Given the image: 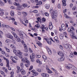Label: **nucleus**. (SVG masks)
<instances>
[{"label":"nucleus","mask_w":77,"mask_h":77,"mask_svg":"<svg viewBox=\"0 0 77 77\" xmlns=\"http://www.w3.org/2000/svg\"><path fill=\"white\" fill-rule=\"evenodd\" d=\"M51 17L52 19H54L56 17H57V11H52Z\"/></svg>","instance_id":"nucleus-1"},{"label":"nucleus","mask_w":77,"mask_h":77,"mask_svg":"<svg viewBox=\"0 0 77 77\" xmlns=\"http://www.w3.org/2000/svg\"><path fill=\"white\" fill-rule=\"evenodd\" d=\"M42 32H45V31H44V29H45L47 31H48V28L47 27H45V26L44 25H43L41 27Z\"/></svg>","instance_id":"nucleus-2"},{"label":"nucleus","mask_w":77,"mask_h":77,"mask_svg":"<svg viewBox=\"0 0 77 77\" xmlns=\"http://www.w3.org/2000/svg\"><path fill=\"white\" fill-rule=\"evenodd\" d=\"M62 30H66L65 25L63 23L61 24V29H59V30L60 31V32H61Z\"/></svg>","instance_id":"nucleus-3"},{"label":"nucleus","mask_w":77,"mask_h":77,"mask_svg":"<svg viewBox=\"0 0 77 77\" xmlns=\"http://www.w3.org/2000/svg\"><path fill=\"white\" fill-rule=\"evenodd\" d=\"M31 72L32 73V75L34 76L38 75V73L37 72H36V71L34 70H32L31 71Z\"/></svg>","instance_id":"nucleus-4"},{"label":"nucleus","mask_w":77,"mask_h":77,"mask_svg":"<svg viewBox=\"0 0 77 77\" xmlns=\"http://www.w3.org/2000/svg\"><path fill=\"white\" fill-rule=\"evenodd\" d=\"M6 35L7 38L11 39H13V38H14V36L9 34H6Z\"/></svg>","instance_id":"nucleus-5"},{"label":"nucleus","mask_w":77,"mask_h":77,"mask_svg":"<svg viewBox=\"0 0 77 77\" xmlns=\"http://www.w3.org/2000/svg\"><path fill=\"white\" fill-rule=\"evenodd\" d=\"M67 30L68 32H70V33H71V34H75V33L73 32L72 30L70 28H68Z\"/></svg>","instance_id":"nucleus-6"},{"label":"nucleus","mask_w":77,"mask_h":77,"mask_svg":"<svg viewBox=\"0 0 77 77\" xmlns=\"http://www.w3.org/2000/svg\"><path fill=\"white\" fill-rule=\"evenodd\" d=\"M21 61L22 62H23V63H29V61L24 58L22 59Z\"/></svg>","instance_id":"nucleus-7"},{"label":"nucleus","mask_w":77,"mask_h":77,"mask_svg":"<svg viewBox=\"0 0 77 77\" xmlns=\"http://www.w3.org/2000/svg\"><path fill=\"white\" fill-rule=\"evenodd\" d=\"M72 64H68V65L66 66V67L67 69H70L71 68H72Z\"/></svg>","instance_id":"nucleus-8"},{"label":"nucleus","mask_w":77,"mask_h":77,"mask_svg":"<svg viewBox=\"0 0 77 77\" xmlns=\"http://www.w3.org/2000/svg\"><path fill=\"white\" fill-rule=\"evenodd\" d=\"M65 57L64 56L61 57L60 58H59L58 59V60L59 62H61L62 61H63L64 60Z\"/></svg>","instance_id":"nucleus-9"},{"label":"nucleus","mask_w":77,"mask_h":77,"mask_svg":"<svg viewBox=\"0 0 77 77\" xmlns=\"http://www.w3.org/2000/svg\"><path fill=\"white\" fill-rule=\"evenodd\" d=\"M72 35H71V37L72 39H77V38L76 36L75 35V34H72Z\"/></svg>","instance_id":"nucleus-10"},{"label":"nucleus","mask_w":77,"mask_h":77,"mask_svg":"<svg viewBox=\"0 0 77 77\" xmlns=\"http://www.w3.org/2000/svg\"><path fill=\"white\" fill-rule=\"evenodd\" d=\"M11 33L13 35V36H14V38H18V36L14 32H12Z\"/></svg>","instance_id":"nucleus-11"},{"label":"nucleus","mask_w":77,"mask_h":77,"mask_svg":"<svg viewBox=\"0 0 77 77\" xmlns=\"http://www.w3.org/2000/svg\"><path fill=\"white\" fill-rule=\"evenodd\" d=\"M49 28L50 30H51V29H53V25H52V23L51 22H50L49 23Z\"/></svg>","instance_id":"nucleus-12"},{"label":"nucleus","mask_w":77,"mask_h":77,"mask_svg":"<svg viewBox=\"0 0 77 77\" xmlns=\"http://www.w3.org/2000/svg\"><path fill=\"white\" fill-rule=\"evenodd\" d=\"M47 43L48 44H49V45H51V40H50V39L49 38H48L47 39Z\"/></svg>","instance_id":"nucleus-13"},{"label":"nucleus","mask_w":77,"mask_h":77,"mask_svg":"<svg viewBox=\"0 0 77 77\" xmlns=\"http://www.w3.org/2000/svg\"><path fill=\"white\" fill-rule=\"evenodd\" d=\"M36 44L39 47H42V44L41 43V42H38V41H36Z\"/></svg>","instance_id":"nucleus-14"},{"label":"nucleus","mask_w":77,"mask_h":77,"mask_svg":"<svg viewBox=\"0 0 77 77\" xmlns=\"http://www.w3.org/2000/svg\"><path fill=\"white\" fill-rule=\"evenodd\" d=\"M10 14L12 17H14L15 15V14H14V11H11L10 12Z\"/></svg>","instance_id":"nucleus-15"},{"label":"nucleus","mask_w":77,"mask_h":77,"mask_svg":"<svg viewBox=\"0 0 77 77\" xmlns=\"http://www.w3.org/2000/svg\"><path fill=\"white\" fill-rule=\"evenodd\" d=\"M66 0H63L62 1L63 5L64 6H65L66 5Z\"/></svg>","instance_id":"nucleus-16"},{"label":"nucleus","mask_w":77,"mask_h":77,"mask_svg":"<svg viewBox=\"0 0 77 77\" xmlns=\"http://www.w3.org/2000/svg\"><path fill=\"white\" fill-rule=\"evenodd\" d=\"M5 6V3L2 2L0 0V6Z\"/></svg>","instance_id":"nucleus-17"},{"label":"nucleus","mask_w":77,"mask_h":77,"mask_svg":"<svg viewBox=\"0 0 77 77\" xmlns=\"http://www.w3.org/2000/svg\"><path fill=\"white\" fill-rule=\"evenodd\" d=\"M54 39L57 42H59V40H58V37L57 36H56L54 37Z\"/></svg>","instance_id":"nucleus-18"},{"label":"nucleus","mask_w":77,"mask_h":77,"mask_svg":"<svg viewBox=\"0 0 77 77\" xmlns=\"http://www.w3.org/2000/svg\"><path fill=\"white\" fill-rule=\"evenodd\" d=\"M16 56H18L20 58H21V59H22L23 58V55L21 54H19V55H18V54H16Z\"/></svg>","instance_id":"nucleus-19"},{"label":"nucleus","mask_w":77,"mask_h":77,"mask_svg":"<svg viewBox=\"0 0 77 77\" xmlns=\"http://www.w3.org/2000/svg\"><path fill=\"white\" fill-rule=\"evenodd\" d=\"M58 54L59 56H61V57H63L64 56V54L63 53V52H59Z\"/></svg>","instance_id":"nucleus-20"},{"label":"nucleus","mask_w":77,"mask_h":77,"mask_svg":"<svg viewBox=\"0 0 77 77\" xmlns=\"http://www.w3.org/2000/svg\"><path fill=\"white\" fill-rule=\"evenodd\" d=\"M14 5H15V6H19V8H20V4H17V2H14Z\"/></svg>","instance_id":"nucleus-21"},{"label":"nucleus","mask_w":77,"mask_h":77,"mask_svg":"<svg viewBox=\"0 0 77 77\" xmlns=\"http://www.w3.org/2000/svg\"><path fill=\"white\" fill-rule=\"evenodd\" d=\"M46 70L48 71V72L49 73H52V71L50 69L48 68H46Z\"/></svg>","instance_id":"nucleus-22"},{"label":"nucleus","mask_w":77,"mask_h":77,"mask_svg":"<svg viewBox=\"0 0 77 77\" xmlns=\"http://www.w3.org/2000/svg\"><path fill=\"white\" fill-rule=\"evenodd\" d=\"M70 54L69 55V57H70L71 58L74 57V55H73V54H72V52H71V53H70Z\"/></svg>","instance_id":"nucleus-23"},{"label":"nucleus","mask_w":77,"mask_h":77,"mask_svg":"<svg viewBox=\"0 0 77 77\" xmlns=\"http://www.w3.org/2000/svg\"><path fill=\"white\" fill-rule=\"evenodd\" d=\"M22 14H23V16L24 17L27 16V13L26 12H22Z\"/></svg>","instance_id":"nucleus-24"},{"label":"nucleus","mask_w":77,"mask_h":77,"mask_svg":"<svg viewBox=\"0 0 77 77\" xmlns=\"http://www.w3.org/2000/svg\"><path fill=\"white\" fill-rule=\"evenodd\" d=\"M16 41H17V42H20L21 41V39L19 38V37H18L16 39Z\"/></svg>","instance_id":"nucleus-25"},{"label":"nucleus","mask_w":77,"mask_h":77,"mask_svg":"<svg viewBox=\"0 0 77 77\" xmlns=\"http://www.w3.org/2000/svg\"><path fill=\"white\" fill-rule=\"evenodd\" d=\"M21 73L22 75H25V74H26V71H25L24 70H22L21 71Z\"/></svg>","instance_id":"nucleus-26"},{"label":"nucleus","mask_w":77,"mask_h":77,"mask_svg":"<svg viewBox=\"0 0 77 77\" xmlns=\"http://www.w3.org/2000/svg\"><path fill=\"white\" fill-rule=\"evenodd\" d=\"M73 70H76L77 69V68L75 67L73 65H72V66L71 69Z\"/></svg>","instance_id":"nucleus-27"},{"label":"nucleus","mask_w":77,"mask_h":77,"mask_svg":"<svg viewBox=\"0 0 77 77\" xmlns=\"http://www.w3.org/2000/svg\"><path fill=\"white\" fill-rule=\"evenodd\" d=\"M10 74L11 75L10 77H14V71H12L10 73Z\"/></svg>","instance_id":"nucleus-28"},{"label":"nucleus","mask_w":77,"mask_h":77,"mask_svg":"<svg viewBox=\"0 0 77 77\" xmlns=\"http://www.w3.org/2000/svg\"><path fill=\"white\" fill-rule=\"evenodd\" d=\"M42 2L40 1L37 2V4H36V5H42Z\"/></svg>","instance_id":"nucleus-29"},{"label":"nucleus","mask_w":77,"mask_h":77,"mask_svg":"<svg viewBox=\"0 0 77 77\" xmlns=\"http://www.w3.org/2000/svg\"><path fill=\"white\" fill-rule=\"evenodd\" d=\"M25 63V66L26 67H29V66L30 65V63H29H29Z\"/></svg>","instance_id":"nucleus-30"},{"label":"nucleus","mask_w":77,"mask_h":77,"mask_svg":"<svg viewBox=\"0 0 77 77\" xmlns=\"http://www.w3.org/2000/svg\"><path fill=\"white\" fill-rule=\"evenodd\" d=\"M6 62L7 63L6 66H9V61L8 59H7L6 60Z\"/></svg>","instance_id":"nucleus-31"},{"label":"nucleus","mask_w":77,"mask_h":77,"mask_svg":"<svg viewBox=\"0 0 77 77\" xmlns=\"http://www.w3.org/2000/svg\"><path fill=\"white\" fill-rule=\"evenodd\" d=\"M63 36H64V35L63 34H61L60 36V39H62L63 38Z\"/></svg>","instance_id":"nucleus-32"},{"label":"nucleus","mask_w":77,"mask_h":77,"mask_svg":"<svg viewBox=\"0 0 77 77\" xmlns=\"http://www.w3.org/2000/svg\"><path fill=\"white\" fill-rule=\"evenodd\" d=\"M64 48L66 49H68V45L65 44L64 46Z\"/></svg>","instance_id":"nucleus-33"},{"label":"nucleus","mask_w":77,"mask_h":77,"mask_svg":"<svg viewBox=\"0 0 77 77\" xmlns=\"http://www.w3.org/2000/svg\"><path fill=\"white\" fill-rule=\"evenodd\" d=\"M42 58L43 59H44L45 60H47V57H46V56H45V55H43Z\"/></svg>","instance_id":"nucleus-34"},{"label":"nucleus","mask_w":77,"mask_h":77,"mask_svg":"<svg viewBox=\"0 0 77 77\" xmlns=\"http://www.w3.org/2000/svg\"><path fill=\"white\" fill-rule=\"evenodd\" d=\"M45 6L47 9H49L50 8V5H45Z\"/></svg>","instance_id":"nucleus-35"},{"label":"nucleus","mask_w":77,"mask_h":77,"mask_svg":"<svg viewBox=\"0 0 77 77\" xmlns=\"http://www.w3.org/2000/svg\"><path fill=\"white\" fill-rule=\"evenodd\" d=\"M20 66L22 68H24V64H23V63H20Z\"/></svg>","instance_id":"nucleus-36"},{"label":"nucleus","mask_w":77,"mask_h":77,"mask_svg":"<svg viewBox=\"0 0 77 77\" xmlns=\"http://www.w3.org/2000/svg\"><path fill=\"white\" fill-rule=\"evenodd\" d=\"M30 58L32 62H34V60L33 59V58H32V55L30 56Z\"/></svg>","instance_id":"nucleus-37"},{"label":"nucleus","mask_w":77,"mask_h":77,"mask_svg":"<svg viewBox=\"0 0 77 77\" xmlns=\"http://www.w3.org/2000/svg\"><path fill=\"white\" fill-rule=\"evenodd\" d=\"M3 69H4V71L5 72H8V70H7V69L5 67H3Z\"/></svg>","instance_id":"nucleus-38"},{"label":"nucleus","mask_w":77,"mask_h":77,"mask_svg":"<svg viewBox=\"0 0 77 77\" xmlns=\"http://www.w3.org/2000/svg\"><path fill=\"white\" fill-rule=\"evenodd\" d=\"M64 16L66 18H69V17L67 15V14H64Z\"/></svg>","instance_id":"nucleus-39"},{"label":"nucleus","mask_w":77,"mask_h":77,"mask_svg":"<svg viewBox=\"0 0 77 77\" xmlns=\"http://www.w3.org/2000/svg\"><path fill=\"white\" fill-rule=\"evenodd\" d=\"M24 51H25V52H28L29 51V50H28V49H27V48H25V49L24 50Z\"/></svg>","instance_id":"nucleus-40"},{"label":"nucleus","mask_w":77,"mask_h":77,"mask_svg":"<svg viewBox=\"0 0 77 77\" xmlns=\"http://www.w3.org/2000/svg\"><path fill=\"white\" fill-rule=\"evenodd\" d=\"M17 76L18 77H23V76H22V75L19 73L17 74Z\"/></svg>","instance_id":"nucleus-41"},{"label":"nucleus","mask_w":77,"mask_h":77,"mask_svg":"<svg viewBox=\"0 0 77 77\" xmlns=\"http://www.w3.org/2000/svg\"><path fill=\"white\" fill-rule=\"evenodd\" d=\"M5 48L7 52H10V51H9V50L8 49V48L7 47H5Z\"/></svg>","instance_id":"nucleus-42"},{"label":"nucleus","mask_w":77,"mask_h":77,"mask_svg":"<svg viewBox=\"0 0 77 77\" xmlns=\"http://www.w3.org/2000/svg\"><path fill=\"white\" fill-rule=\"evenodd\" d=\"M29 50L30 53H33V50L30 48H29Z\"/></svg>","instance_id":"nucleus-43"},{"label":"nucleus","mask_w":77,"mask_h":77,"mask_svg":"<svg viewBox=\"0 0 77 77\" xmlns=\"http://www.w3.org/2000/svg\"><path fill=\"white\" fill-rule=\"evenodd\" d=\"M20 35H23L24 34V32L23 31H19V32Z\"/></svg>","instance_id":"nucleus-44"},{"label":"nucleus","mask_w":77,"mask_h":77,"mask_svg":"<svg viewBox=\"0 0 77 77\" xmlns=\"http://www.w3.org/2000/svg\"><path fill=\"white\" fill-rule=\"evenodd\" d=\"M1 52L2 54H6V53H5V52L4 51L2 50L1 51Z\"/></svg>","instance_id":"nucleus-45"},{"label":"nucleus","mask_w":77,"mask_h":77,"mask_svg":"<svg viewBox=\"0 0 77 77\" xmlns=\"http://www.w3.org/2000/svg\"><path fill=\"white\" fill-rule=\"evenodd\" d=\"M17 54H18L17 55L21 54V52H20V51H17Z\"/></svg>","instance_id":"nucleus-46"},{"label":"nucleus","mask_w":77,"mask_h":77,"mask_svg":"<svg viewBox=\"0 0 77 77\" xmlns=\"http://www.w3.org/2000/svg\"><path fill=\"white\" fill-rule=\"evenodd\" d=\"M8 18H10V19H11V20H13V21H14L15 20V19L13 17L11 18V17H8Z\"/></svg>","instance_id":"nucleus-47"},{"label":"nucleus","mask_w":77,"mask_h":77,"mask_svg":"<svg viewBox=\"0 0 77 77\" xmlns=\"http://www.w3.org/2000/svg\"><path fill=\"white\" fill-rule=\"evenodd\" d=\"M36 57L37 58H40L41 57V55H36Z\"/></svg>","instance_id":"nucleus-48"},{"label":"nucleus","mask_w":77,"mask_h":77,"mask_svg":"<svg viewBox=\"0 0 77 77\" xmlns=\"http://www.w3.org/2000/svg\"><path fill=\"white\" fill-rule=\"evenodd\" d=\"M4 14V12H2L0 13V16H3Z\"/></svg>","instance_id":"nucleus-49"},{"label":"nucleus","mask_w":77,"mask_h":77,"mask_svg":"<svg viewBox=\"0 0 77 77\" xmlns=\"http://www.w3.org/2000/svg\"><path fill=\"white\" fill-rule=\"evenodd\" d=\"M7 1L9 4H12V1L11 0H7Z\"/></svg>","instance_id":"nucleus-50"},{"label":"nucleus","mask_w":77,"mask_h":77,"mask_svg":"<svg viewBox=\"0 0 77 77\" xmlns=\"http://www.w3.org/2000/svg\"><path fill=\"white\" fill-rule=\"evenodd\" d=\"M23 6L24 7V8H26V7L27 6V5L26 4H23Z\"/></svg>","instance_id":"nucleus-51"},{"label":"nucleus","mask_w":77,"mask_h":77,"mask_svg":"<svg viewBox=\"0 0 77 77\" xmlns=\"http://www.w3.org/2000/svg\"><path fill=\"white\" fill-rule=\"evenodd\" d=\"M13 57L14 58V59H15V60H17L18 59V58L16 56H14Z\"/></svg>","instance_id":"nucleus-52"},{"label":"nucleus","mask_w":77,"mask_h":77,"mask_svg":"<svg viewBox=\"0 0 77 77\" xmlns=\"http://www.w3.org/2000/svg\"><path fill=\"white\" fill-rule=\"evenodd\" d=\"M6 66L8 67V69L9 70H11V68L10 67L9 65V66Z\"/></svg>","instance_id":"nucleus-53"},{"label":"nucleus","mask_w":77,"mask_h":77,"mask_svg":"<svg viewBox=\"0 0 77 77\" xmlns=\"http://www.w3.org/2000/svg\"><path fill=\"white\" fill-rule=\"evenodd\" d=\"M32 69H33V66H31L29 69V71H31V70H32Z\"/></svg>","instance_id":"nucleus-54"},{"label":"nucleus","mask_w":77,"mask_h":77,"mask_svg":"<svg viewBox=\"0 0 77 77\" xmlns=\"http://www.w3.org/2000/svg\"><path fill=\"white\" fill-rule=\"evenodd\" d=\"M45 16H46L47 17H48V16H49V14H48V13H45Z\"/></svg>","instance_id":"nucleus-55"},{"label":"nucleus","mask_w":77,"mask_h":77,"mask_svg":"<svg viewBox=\"0 0 77 77\" xmlns=\"http://www.w3.org/2000/svg\"><path fill=\"white\" fill-rule=\"evenodd\" d=\"M59 48L61 50H63V46H62L61 45H60V46Z\"/></svg>","instance_id":"nucleus-56"},{"label":"nucleus","mask_w":77,"mask_h":77,"mask_svg":"<svg viewBox=\"0 0 77 77\" xmlns=\"http://www.w3.org/2000/svg\"><path fill=\"white\" fill-rule=\"evenodd\" d=\"M10 47H11V48H15V45H10Z\"/></svg>","instance_id":"nucleus-57"},{"label":"nucleus","mask_w":77,"mask_h":77,"mask_svg":"<svg viewBox=\"0 0 77 77\" xmlns=\"http://www.w3.org/2000/svg\"><path fill=\"white\" fill-rule=\"evenodd\" d=\"M36 70L38 72H41V70L40 69H36Z\"/></svg>","instance_id":"nucleus-58"},{"label":"nucleus","mask_w":77,"mask_h":77,"mask_svg":"<svg viewBox=\"0 0 77 77\" xmlns=\"http://www.w3.org/2000/svg\"><path fill=\"white\" fill-rule=\"evenodd\" d=\"M46 74V73H43L42 74V76H43V77H45V75Z\"/></svg>","instance_id":"nucleus-59"},{"label":"nucleus","mask_w":77,"mask_h":77,"mask_svg":"<svg viewBox=\"0 0 77 77\" xmlns=\"http://www.w3.org/2000/svg\"><path fill=\"white\" fill-rule=\"evenodd\" d=\"M35 27L37 28H39V25L38 24H37L35 25Z\"/></svg>","instance_id":"nucleus-60"},{"label":"nucleus","mask_w":77,"mask_h":77,"mask_svg":"<svg viewBox=\"0 0 77 77\" xmlns=\"http://www.w3.org/2000/svg\"><path fill=\"white\" fill-rule=\"evenodd\" d=\"M37 21H38L39 22H40L41 21V18H40L39 17H38L37 18Z\"/></svg>","instance_id":"nucleus-61"},{"label":"nucleus","mask_w":77,"mask_h":77,"mask_svg":"<svg viewBox=\"0 0 77 77\" xmlns=\"http://www.w3.org/2000/svg\"><path fill=\"white\" fill-rule=\"evenodd\" d=\"M57 7L58 9H60V4H58Z\"/></svg>","instance_id":"nucleus-62"},{"label":"nucleus","mask_w":77,"mask_h":77,"mask_svg":"<svg viewBox=\"0 0 77 77\" xmlns=\"http://www.w3.org/2000/svg\"><path fill=\"white\" fill-rule=\"evenodd\" d=\"M42 21H46V20L45 18L44 17H43L42 19Z\"/></svg>","instance_id":"nucleus-63"},{"label":"nucleus","mask_w":77,"mask_h":77,"mask_svg":"<svg viewBox=\"0 0 77 77\" xmlns=\"http://www.w3.org/2000/svg\"><path fill=\"white\" fill-rule=\"evenodd\" d=\"M13 52L15 54H16V53L17 52V50H15V49H14L13 50Z\"/></svg>","instance_id":"nucleus-64"}]
</instances>
